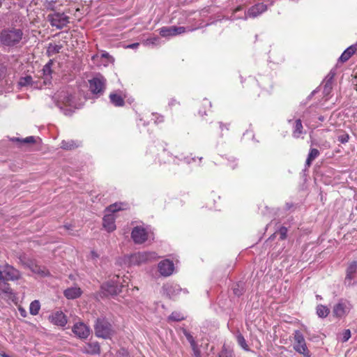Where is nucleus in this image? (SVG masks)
Masks as SVG:
<instances>
[{"instance_id":"39","label":"nucleus","mask_w":357,"mask_h":357,"mask_svg":"<svg viewBox=\"0 0 357 357\" xmlns=\"http://www.w3.org/2000/svg\"><path fill=\"white\" fill-rule=\"evenodd\" d=\"M184 335L186 337L188 342L190 343L192 349H195L196 347V343L193 337L186 331H184Z\"/></svg>"},{"instance_id":"46","label":"nucleus","mask_w":357,"mask_h":357,"mask_svg":"<svg viewBox=\"0 0 357 357\" xmlns=\"http://www.w3.org/2000/svg\"><path fill=\"white\" fill-rule=\"evenodd\" d=\"M91 255L92 258H93V259L98 257V255L95 251H91Z\"/></svg>"},{"instance_id":"45","label":"nucleus","mask_w":357,"mask_h":357,"mask_svg":"<svg viewBox=\"0 0 357 357\" xmlns=\"http://www.w3.org/2000/svg\"><path fill=\"white\" fill-rule=\"evenodd\" d=\"M163 121V117L162 116H157V119L155 120V123H160Z\"/></svg>"},{"instance_id":"21","label":"nucleus","mask_w":357,"mask_h":357,"mask_svg":"<svg viewBox=\"0 0 357 357\" xmlns=\"http://www.w3.org/2000/svg\"><path fill=\"white\" fill-rule=\"evenodd\" d=\"M53 64L52 60H50L43 68V78L44 79V83L47 84L50 82L52 79V66Z\"/></svg>"},{"instance_id":"16","label":"nucleus","mask_w":357,"mask_h":357,"mask_svg":"<svg viewBox=\"0 0 357 357\" xmlns=\"http://www.w3.org/2000/svg\"><path fill=\"white\" fill-rule=\"evenodd\" d=\"M267 10V6L263 3L255 4L250 7L248 11L245 13L244 20H247L248 17L255 18Z\"/></svg>"},{"instance_id":"36","label":"nucleus","mask_w":357,"mask_h":357,"mask_svg":"<svg viewBox=\"0 0 357 357\" xmlns=\"http://www.w3.org/2000/svg\"><path fill=\"white\" fill-rule=\"evenodd\" d=\"M233 291H234V294L237 296L242 295L243 293V284H241V283L236 284L234 286V287L233 288Z\"/></svg>"},{"instance_id":"7","label":"nucleus","mask_w":357,"mask_h":357,"mask_svg":"<svg viewBox=\"0 0 357 357\" xmlns=\"http://www.w3.org/2000/svg\"><path fill=\"white\" fill-rule=\"evenodd\" d=\"M89 83L90 91L93 94L98 96L103 94L106 86V79L103 76L97 75L89 80Z\"/></svg>"},{"instance_id":"37","label":"nucleus","mask_w":357,"mask_h":357,"mask_svg":"<svg viewBox=\"0 0 357 357\" xmlns=\"http://www.w3.org/2000/svg\"><path fill=\"white\" fill-rule=\"evenodd\" d=\"M32 81V77L31 76H26L24 77H21L19 84L22 86H25L29 85Z\"/></svg>"},{"instance_id":"53","label":"nucleus","mask_w":357,"mask_h":357,"mask_svg":"<svg viewBox=\"0 0 357 357\" xmlns=\"http://www.w3.org/2000/svg\"><path fill=\"white\" fill-rule=\"evenodd\" d=\"M220 129H222V130L223 129V128H222V123H220Z\"/></svg>"},{"instance_id":"50","label":"nucleus","mask_w":357,"mask_h":357,"mask_svg":"<svg viewBox=\"0 0 357 357\" xmlns=\"http://www.w3.org/2000/svg\"><path fill=\"white\" fill-rule=\"evenodd\" d=\"M241 10V7H238V8H237L235 10V12H237V11H238V10Z\"/></svg>"},{"instance_id":"23","label":"nucleus","mask_w":357,"mask_h":357,"mask_svg":"<svg viewBox=\"0 0 357 357\" xmlns=\"http://www.w3.org/2000/svg\"><path fill=\"white\" fill-rule=\"evenodd\" d=\"M110 102L116 107H123L125 105L124 98L118 93L114 92L109 94Z\"/></svg>"},{"instance_id":"44","label":"nucleus","mask_w":357,"mask_h":357,"mask_svg":"<svg viewBox=\"0 0 357 357\" xmlns=\"http://www.w3.org/2000/svg\"><path fill=\"white\" fill-rule=\"evenodd\" d=\"M139 44L138 43H135L128 45L127 47L130 49H136L139 46Z\"/></svg>"},{"instance_id":"19","label":"nucleus","mask_w":357,"mask_h":357,"mask_svg":"<svg viewBox=\"0 0 357 357\" xmlns=\"http://www.w3.org/2000/svg\"><path fill=\"white\" fill-rule=\"evenodd\" d=\"M33 273L41 276H46L48 271L45 268L36 264L34 261L29 260L24 264Z\"/></svg>"},{"instance_id":"27","label":"nucleus","mask_w":357,"mask_h":357,"mask_svg":"<svg viewBox=\"0 0 357 357\" xmlns=\"http://www.w3.org/2000/svg\"><path fill=\"white\" fill-rule=\"evenodd\" d=\"M320 153L318 149H310V152L308 153L306 162H305V166L309 167L312 162L317 158L319 155Z\"/></svg>"},{"instance_id":"6","label":"nucleus","mask_w":357,"mask_h":357,"mask_svg":"<svg viewBox=\"0 0 357 357\" xmlns=\"http://www.w3.org/2000/svg\"><path fill=\"white\" fill-rule=\"evenodd\" d=\"M47 20L52 26H54L58 29H61L66 26L69 22V17L66 15L64 13L54 12L47 15Z\"/></svg>"},{"instance_id":"55","label":"nucleus","mask_w":357,"mask_h":357,"mask_svg":"<svg viewBox=\"0 0 357 357\" xmlns=\"http://www.w3.org/2000/svg\"><path fill=\"white\" fill-rule=\"evenodd\" d=\"M356 91H357V87H356Z\"/></svg>"},{"instance_id":"51","label":"nucleus","mask_w":357,"mask_h":357,"mask_svg":"<svg viewBox=\"0 0 357 357\" xmlns=\"http://www.w3.org/2000/svg\"><path fill=\"white\" fill-rule=\"evenodd\" d=\"M320 121H323L324 120V117L323 116H321L319 118Z\"/></svg>"},{"instance_id":"25","label":"nucleus","mask_w":357,"mask_h":357,"mask_svg":"<svg viewBox=\"0 0 357 357\" xmlns=\"http://www.w3.org/2000/svg\"><path fill=\"white\" fill-rule=\"evenodd\" d=\"M355 51L356 47L354 45L349 47L342 54L339 60L342 62H345L348 61L350 59V57L354 54Z\"/></svg>"},{"instance_id":"4","label":"nucleus","mask_w":357,"mask_h":357,"mask_svg":"<svg viewBox=\"0 0 357 357\" xmlns=\"http://www.w3.org/2000/svg\"><path fill=\"white\" fill-rule=\"evenodd\" d=\"M56 105L62 109V105L70 107V108L77 109L79 105L75 100V97L73 93L68 91H61L55 95Z\"/></svg>"},{"instance_id":"9","label":"nucleus","mask_w":357,"mask_h":357,"mask_svg":"<svg viewBox=\"0 0 357 357\" xmlns=\"http://www.w3.org/2000/svg\"><path fill=\"white\" fill-rule=\"evenodd\" d=\"M119 277L116 275L112 280L108 281L102 285V289L105 292V294L116 295L121 291V288L123 285H119L120 282L119 281Z\"/></svg>"},{"instance_id":"28","label":"nucleus","mask_w":357,"mask_h":357,"mask_svg":"<svg viewBox=\"0 0 357 357\" xmlns=\"http://www.w3.org/2000/svg\"><path fill=\"white\" fill-rule=\"evenodd\" d=\"M317 314L320 318H325L326 317L329 312L330 310L325 305H318L317 306Z\"/></svg>"},{"instance_id":"47","label":"nucleus","mask_w":357,"mask_h":357,"mask_svg":"<svg viewBox=\"0 0 357 357\" xmlns=\"http://www.w3.org/2000/svg\"><path fill=\"white\" fill-rule=\"evenodd\" d=\"M0 356L1 357H10V356H8V354H6L5 352H3V351H0Z\"/></svg>"},{"instance_id":"30","label":"nucleus","mask_w":357,"mask_h":357,"mask_svg":"<svg viewBox=\"0 0 357 357\" xmlns=\"http://www.w3.org/2000/svg\"><path fill=\"white\" fill-rule=\"evenodd\" d=\"M61 48V45L50 44L47 48V54L49 56H52L59 53Z\"/></svg>"},{"instance_id":"17","label":"nucleus","mask_w":357,"mask_h":357,"mask_svg":"<svg viewBox=\"0 0 357 357\" xmlns=\"http://www.w3.org/2000/svg\"><path fill=\"white\" fill-rule=\"evenodd\" d=\"M73 332L80 338H86L90 334L89 328L83 323L75 324Z\"/></svg>"},{"instance_id":"43","label":"nucleus","mask_w":357,"mask_h":357,"mask_svg":"<svg viewBox=\"0 0 357 357\" xmlns=\"http://www.w3.org/2000/svg\"><path fill=\"white\" fill-rule=\"evenodd\" d=\"M6 70L2 66H0V81L5 77Z\"/></svg>"},{"instance_id":"11","label":"nucleus","mask_w":357,"mask_h":357,"mask_svg":"<svg viewBox=\"0 0 357 357\" xmlns=\"http://www.w3.org/2000/svg\"><path fill=\"white\" fill-rule=\"evenodd\" d=\"M295 343L294 345V348L296 351L300 354H303L305 356H309L310 351L307 348L305 339L303 335L299 331H296L295 333Z\"/></svg>"},{"instance_id":"35","label":"nucleus","mask_w":357,"mask_h":357,"mask_svg":"<svg viewBox=\"0 0 357 357\" xmlns=\"http://www.w3.org/2000/svg\"><path fill=\"white\" fill-rule=\"evenodd\" d=\"M334 77V74L330 73L328 76L326 77L327 80L326 81L325 85H324V91H329L331 89V81Z\"/></svg>"},{"instance_id":"3","label":"nucleus","mask_w":357,"mask_h":357,"mask_svg":"<svg viewBox=\"0 0 357 357\" xmlns=\"http://www.w3.org/2000/svg\"><path fill=\"white\" fill-rule=\"evenodd\" d=\"M96 335L104 339L111 338L114 334L112 324L104 318L97 319L94 325Z\"/></svg>"},{"instance_id":"10","label":"nucleus","mask_w":357,"mask_h":357,"mask_svg":"<svg viewBox=\"0 0 357 357\" xmlns=\"http://www.w3.org/2000/svg\"><path fill=\"white\" fill-rule=\"evenodd\" d=\"M357 283V261H353L349 264L344 278L347 286H353Z\"/></svg>"},{"instance_id":"42","label":"nucleus","mask_w":357,"mask_h":357,"mask_svg":"<svg viewBox=\"0 0 357 357\" xmlns=\"http://www.w3.org/2000/svg\"><path fill=\"white\" fill-rule=\"evenodd\" d=\"M349 139V137L348 134H343L338 137V141L342 144L347 142Z\"/></svg>"},{"instance_id":"48","label":"nucleus","mask_w":357,"mask_h":357,"mask_svg":"<svg viewBox=\"0 0 357 357\" xmlns=\"http://www.w3.org/2000/svg\"><path fill=\"white\" fill-rule=\"evenodd\" d=\"M102 57L108 58V57H109V55L107 52H104L102 54Z\"/></svg>"},{"instance_id":"26","label":"nucleus","mask_w":357,"mask_h":357,"mask_svg":"<svg viewBox=\"0 0 357 357\" xmlns=\"http://www.w3.org/2000/svg\"><path fill=\"white\" fill-rule=\"evenodd\" d=\"M303 133V127L300 119L295 121L292 135L295 138H298Z\"/></svg>"},{"instance_id":"40","label":"nucleus","mask_w":357,"mask_h":357,"mask_svg":"<svg viewBox=\"0 0 357 357\" xmlns=\"http://www.w3.org/2000/svg\"><path fill=\"white\" fill-rule=\"evenodd\" d=\"M219 357H232V354L224 347L220 352Z\"/></svg>"},{"instance_id":"8","label":"nucleus","mask_w":357,"mask_h":357,"mask_svg":"<svg viewBox=\"0 0 357 357\" xmlns=\"http://www.w3.org/2000/svg\"><path fill=\"white\" fill-rule=\"evenodd\" d=\"M351 309V304L346 299H340L333 307V314L337 318L346 317Z\"/></svg>"},{"instance_id":"32","label":"nucleus","mask_w":357,"mask_h":357,"mask_svg":"<svg viewBox=\"0 0 357 357\" xmlns=\"http://www.w3.org/2000/svg\"><path fill=\"white\" fill-rule=\"evenodd\" d=\"M13 142H18L20 144H33L35 142V138L33 136L27 137L24 139H20V138H13L12 139Z\"/></svg>"},{"instance_id":"15","label":"nucleus","mask_w":357,"mask_h":357,"mask_svg":"<svg viewBox=\"0 0 357 357\" xmlns=\"http://www.w3.org/2000/svg\"><path fill=\"white\" fill-rule=\"evenodd\" d=\"M1 272H3V275L7 280H17L20 278V271L8 264L4 265Z\"/></svg>"},{"instance_id":"1","label":"nucleus","mask_w":357,"mask_h":357,"mask_svg":"<svg viewBox=\"0 0 357 357\" xmlns=\"http://www.w3.org/2000/svg\"><path fill=\"white\" fill-rule=\"evenodd\" d=\"M128 204L126 203H114L113 204L109 205L106 211L112 213L109 214H106L103 218V227L104 228L109 232L113 231L116 229L115 225V216L114 215V213L125 210L128 208Z\"/></svg>"},{"instance_id":"12","label":"nucleus","mask_w":357,"mask_h":357,"mask_svg":"<svg viewBox=\"0 0 357 357\" xmlns=\"http://www.w3.org/2000/svg\"><path fill=\"white\" fill-rule=\"evenodd\" d=\"M131 237L135 243L142 244L148 239V233L144 228L137 226L133 228Z\"/></svg>"},{"instance_id":"41","label":"nucleus","mask_w":357,"mask_h":357,"mask_svg":"<svg viewBox=\"0 0 357 357\" xmlns=\"http://www.w3.org/2000/svg\"><path fill=\"white\" fill-rule=\"evenodd\" d=\"M279 233H280V239L281 240H284L287 237V229L286 227H282L280 230H279Z\"/></svg>"},{"instance_id":"31","label":"nucleus","mask_w":357,"mask_h":357,"mask_svg":"<svg viewBox=\"0 0 357 357\" xmlns=\"http://www.w3.org/2000/svg\"><path fill=\"white\" fill-rule=\"evenodd\" d=\"M165 288L167 291V294L169 296H172L178 294V291H180L179 287L176 284L167 285V286L165 287Z\"/></svg>"},{"instance_id":"38","label":"nucleus","mask_w":357,"mask_h":357,"mask_svg":"<svg viewBox=\"0 0 357 357\" xmlns=\"http://www.w3.org/2000/svg\"><path fill=\"white\" fill-rule=\"evenodd\" d=\"M351 337V331L349 329L344 330L341 334V341L345 342Z\"/></svg>"},{"instance_id":"20","label":"nucleus","mask_w":357,"mask_h":357,"mask_svg":"<svg viewBox=\"0 0 357 357\" xmlns=\"http://www.w3.org/2000/svg\"><path fill=\"white\" fill-rule=\"evenodd\" d=\"M83 351L89 354H97L100 353V345L97 342L86 343L83 347Z\"/></svg>"},{"instance_id":"49","label":"nucleus","mask_w":357,"mask_h":357,"mask_svg":"<svg viewBox=\"0 0 357 357\" xmlns=\"http://www.w3.org/2000/svg\"><path fill=\"white\" fill-rule=\"evenodd\" d=\"M291 206H292V205L289 204L288 203L286 204V207H287V209H289Z\"/></svg>"},{"instance_id":"18","label":"nucleus","mask_w":357,"mask_h":357,"mask_svg":"<svg viewBox=\"0 0 357 357\" xmlns=\"http://www.w3.org/2000/svg\"><path fill=\"white\" fill-rule=\"evenodd\" d=\"M51 322L59 326H64L67 324L66 315L62 312H56L50 316Z\"/></svg>"},{"instance_id":"14","label":"nucleus","mask_w":357,"mask_h":357,"mask_svg":"<svg viewBox=\"0 0 357 357\" xmlns=\"http://www.w3.org/2000/svg\"><path fill=\"white\" fill-rule=\"evenodd\" d=\"M186 31V29L183 26H163L160 29V34L162 37L174 36Z\"/></svg>"},{"instance_id":"34","label":"nucleus","mask_w":357,"mask_h":357,"mask_svg":"<svg viewBox=\"0 0 357 357\" xmlns=\"http://www.w3.org/2000/svg\"><path fill=\"white\" fill-rule=\"evenodd\" d=\"M237 342L238 344L245 350H249L246 341L244 337L241 334H238L236 336Z\"/></svg>"},{"instance_id":"22","label":"nucleus","mask_w":357,"mask_h":357,"mask_svg":"<svg viewBox=\"0 0 357 357\" xmlns=\"http://www.w3.org/2000/svg\"><path fill=\"white\" fill-rule=\"evenodd\" d=\"M82 292V291L79 287H73L66 289L63 294L68 299H75L79 297Z\"/></svg>"},{"instance_id":"54","label":"nucleus","mask_w":357,"mask_h":357,"mask_svg":"<svg viewBox=\"0 0 357 357\" xmlns=\"http://www.w3.org/2000/svg\"><path fill=\"white\" fill-rule=\"evenodd\" d=\"M317 298H320V299L321 298V297L320 296H317Z\"/></svg>"},{"instance_id":"2","label":"nucleus","mask_w":357,"mask_h":357,"mask_svg":"<svg viewBox=\"0 0 357 357\" xmlns=\"http://www.w3.org/2000/svg\"><path fill=\"white\" fill-rule=\"evenodd\" d=\"M23 32L20 29L11 28L3 29L0 36L1 43L6 46H14L20 43Z\"/></svg>"},{"instance_id":"5","label":"nucleus","mask_w":357,"mask_h":357,"mask_svg":"<svg viewBox=\"0 0 357 357\" xmlns=\"http://www.w3.org/2000/svg\"><path fill=\"white\" fill-rule=\"evenodd\" d=\"M158 258L159 256L155 252H138L129 257L128 263L130 265L139 266L155 261Z\"/></svg>"},{"instance_id":"33","label":"nucleus","mask_w":357,"mask_h":357,"mask_svg":"<svg viewBox=\"0 0 357 357\" xmlns=\"http://www.w3.org/2000/svg\"><path fill=\"white\" fill-rule=\"evenodd\" d=\"M184 319V315L178 312H173L169 317V320L179 321Z\"/></svg>"},{"instance_id":"13","label":"nucleus","mask_w":357,"mask_h":357,"mask_svg":"<svg viewBox=\"0 0 357 357\" xmlns=\"http://www.w3.org/2000/svg\"><path fill=\"white\" fill-rule=\"evenodd\" d=\"M158 268L161 275L167 277L173 273L174 270V264L172 261L169 259H165L158 264Z\"/></svg>"},{"instance_id":"29","label":"nucleus","mask_w":357,"mask_h":357,"mask_svg":"<svg viewBox=\"0 0 357 357\" xmlns=\"http://www.w3.org/2000/svg\"><path fill=\"white\" fill-rule=\"evenodd\" d=\"M40 308V305L38 301L35 300L32 301L29 306V312L32 315H36L38 314Z\"/></svg>"},{"instance_id":"52","label":"nucleus","mask_w":357,"mask_h":357,"mask_svg":"<svg viewBox=\"0 0 357 357\" xmlns=\"http://www.w3.org/2000/svg\"><path fill=\"white\" fill-rule=\"evenodd\" d=\"M4 0H0V6L2 5V3Z\"/></svg>"},{"instance_id":"24","label":"nucleus","mask_w":357,"mask_h":357,"mask_svg":"<svg viewBox=\"0 0 357 357\" xmlns=\"http://www.w3.org/2000/svg\"><path fill=\"white\" fill-rule=\"evenodd\" d=\"M80 143L74 140H63L61 143V148L65 150H72L79 146Z\"/></svg>"}]
</instances>
